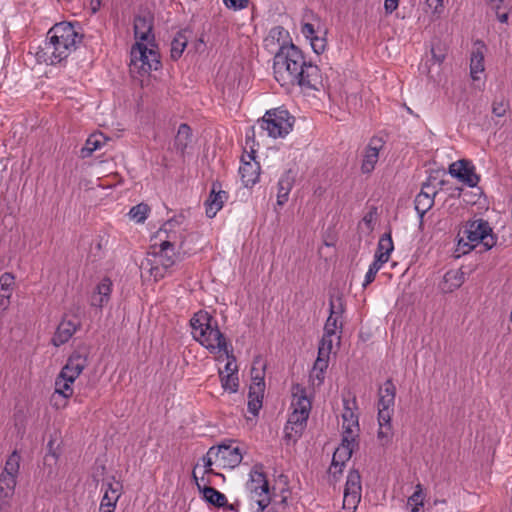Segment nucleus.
Instances as JSON below:
<instances>
[{
  "label": "nucleus",
  "instance_id": "nucleus-1",
  "mask_svg": "<svg viewBox=\"0 0 512 512\" xmlns=\"http://www.w3.org/2000/svg\"><path fill=\"white\" fill-rule=\"evenodd\" d=\"M273 70L281 86L298 85L305 90L317 91L323 87L318 66L307 63L302 52L293 44L280 48L274 57Z\"/></svg>",
  "mask_w": 512,
  "mask_h": 512
},
{
  "label": "nucleus",
  "instance_id": "nucleus-2",
  "mask_svg": "<svg viewBox=\"0 0 512 512\" xmlns=\"http://www.w3.org/2000/svg\"><path fill=\"white\" fill-rule=\"evenodd\" d=\"M193 338L212 354H226L225 374H237L235 358L229 355L228 342L217 321L206 311H199L190 320Z\"/></svg>",
  "mask_w": 512,
  "mask_h": 512
},
{
  "label": "nucleus",
  "instance_id": "nucleus-3",
  "mask_svg": "<svg viewBox=\"0 0 512 512\" xmlns=\"http://www.w3.org/2000/svg\"><path fill=\"white\" fill-rule=\"evenodd\" d=\"M81 40L82 36L71 23H57L49 29L44 45L36 52V58L50 65L60 63L76 50Z\"/></svg>",
  "mask_w": 512,
  "mask_h": 512
},
{
  "label": "nucleus",
  "instance_id": "nucleus-4",
  "mask_svg": "<svg viewBox=\"0 0 512 512\" xmlns=\"http://www.w3.org/2000/svg\"><path fill=\"white\" fill-rule=\"evenodd\" d=\"M245 492L251 512H270L271 490L262 464L257 463L251 468Z\"/></svg>",
  "mask_w": 512,
  "mask_h": 512
},
{
  "label": "nucleus",
  "instance_id": "nucleus-5",
  "mask_svg": "<svg viewBox=\"0 0 512 512\" xmlns=\"http://www.w3.org/2000/svg\"><path fill=\"white\" fill-rule=\"evenodd\" d=\"M291 409L284 433L287 440L296 441L302 435L311 411V401L300 385L292 388Z\"/></svg>",
  "mask_w": 512,
  "mask_h": 512
},
{
  "label": "nucleus",
  "instance_id": "nucleus-6",
  "mask_svg": "<svg viewBox=\"0 0 512 512\" xmlns=\"http://www.w3.org/2000/svg\"><path fill=\"white\" fill-rule=\"evenodd\" d=\"M463 236L458 241L457 250L466 254L481 244L485 250H490L496 245V237L489 223L483 219H477L467 223Z\"/></svg>",
  "mask_w": 512,
  "mask_h": 512
},
{
  "label": "nucleus",
  "instance_id": "nucleus-7",
  "mask_svg": "<svg viewBox=\"0 0 512 512\" xmlns=\"http://www.w3.org/2000/svg\"><path fill=\"white\" fill-rule=\"evenodd\" d=\"M178 260V252L159 244L158 250L147 253L140 268L142 274H148L155 281H158L172 272V268Z\"/></svg>",
  "mask_w": 512,
  "mask_h": 512
},
{
  "label": "nucleus",
  "instance_id": "nucleus-8",
  "mask_svg": "<svg viewBox=\"0 0 512 512\" xmlns=\"http://www.w3.org/2000/svg\"><path fill=\"white\" fill-rule=\"evenodd\" d=\"M160 55L155 43H135L130 52V72L140 75L149 74L160 67Z\"/></svg>",
  "mask_w": 512,
  "mask_h": 512
},
{
  "label": "nucleus",
  "instance_id": "nucleus-9",
  "mask_svg": "<svg viewBox=\"0 0 512 512\" xmlns=\"http://www.w3.org/2000/svg\"><path fill=\"white\" fill-rule=\"evenodd\" d=\"M293 122L294 118L287 110L273 109L265 113L258 125L268 137L283 138L292 130Z\"/></svg>",
  "mask_w": 512,
  "mask_h": 512
},
{
  "label": "nucleus",
  "instance_id": "nucleus-10",
  "mask_svg": "<svg viewBox=\"0 0 512 512\" xmlns=\"http://www.w3.org/2000/svg\"><path fill=\"white\" fill-rule=\"evenodd\" d=\"M185 233L184 217L177 216L162 225L157 232V238L160 240V245L178 252L185 241Z\"/></svg>",
  "mask_w": 512,
  "mask_h": 512
},
{
  "label": "nucleus",
  "instance_id": "nucleus-11",
  "mask_svg": "<svg viewBox=\"0 0 512 512\" xmlns=\"http://www.w3.org/2000/svg\"><path fill=\"white\" fill-rule=\"evenodd\" d=\"M340 340L341 337H336L334 339L333 336L323 334L318 347L317 359L310 372V380L314 386L322 384L325 371L329 365L330 354L332 353L334 346L340 345Z\"/></svg>",
  "mask_w": 512,
  "mask_h": 512
},
{
  "label": "nucleus",
  "instance_id": "nucleus-12",
  "mask_svg": "<svg viewBox=\"0 0 512 512\" xmlns=\"http://www.w3.org/2000/svg\"><path fill=\"white\" fill-rule=\"evenodd\" d=\"M357 403L356 399L344 398L343 399V412H342V429L343 437L342 443L357 446V438L359 435V421L356 413Z\"/></svg>",
  "mask_w": 512,
  "mask_h": 512
},
{
  "label": "nucleus",
  "instance_id": "nucleus-13",
  "mask_svg": "<svg viewBox=\"0 0 512 512\" xmlns=\"http://www.w3.org/2000/svg\"><path fill=\"white\" fill-rule=\"evenodd\" d=\"M362 496L361 476L357 470H352L347 476L344 487L343 503L340 512H355Z\"/></svg>",
  "mask_w": 512,
  "mask_h": 512
},
{
  "label": "nucleus",
  "instance_id": "nucleus-14",
  "mask_svg": "<svg viewBox=\"0 0 512 512\" xmlns=\"http://www.w3.org/2000/svg\"><path fill=\"white\" fill-rule=\"evenodd\" d=\"M214 451L216 453V462L223 468L233 469L237 467L243 459L240 448L234 445L233 442L214 447Z\"/></svg>",
  "mask_w": 512,
  "mask_h": 512
},
{
  "label": "nucleus",
  "instance_id": "nucleus-15",
  "mask_svg": "<svg viewBox=\"0 0 512 512\" xmlns=\"http://www.w3.org/2000/svg\"><path fill=\"white\" fill-rule=\"evenodd\" d=\"M378 417H392L394 413L396 387L391 380L384 382L379 388Z\"/></svg>",
  "mask_w": 512,
  "mask_h": 512
},
{
  "label": "nucleus",
  "instance_id": "nucleus-16",
  "mask_svg": "<svg viewBox=\"0 0 512 512\" xmlns=\"http://www.w3.org/2000/svg\"><path fill=\"white\" fill-rule=\"evenodd\" d=\"M239 173L245 187L253 186L258 182L260 177V164L255 160L254 152L242 156Z\"/></svg>",
  "mask_w": 512,
  "mask_h": 512
},
{
  "label": "nucleus",
  "instance_id": "nucleus-17",
  "mask_svg": "<svg viewBox=\"0 0 512 512\" xmlns=\"http://www.w3.org/2000/svg\"><path fill=\"white\" fill-rule=\"evenodd\" d=\"M437 193L438 189L431 181L422 185L421 191L415 198V210L420 219L432 208Z\"/></svg>",
  "mask_w": 512,
  "mask_h": 512
},
{
  "label": "nucleus",
  "instance_id": "nucleus-18",
  "mask_svg": "<svg viewBox=\"0 0 512 512\" xmlns=\"http://www.w3.org/2000/svg\"><path fill=\"white\" fill-rule=\"evenodd\" d=\"M87 366V357L79 352L73 353L67 360L65 366L61 369L59 376L66 378V381L74 383Z\"/></svg>",
  "mask_w": 512,
  "mask_h": 512
},
{
  "label": "nucleus",
  "instance_id": "nucleus-19",
  "mask_svg": "<svg viewBox=\"0 0 512 512\" xmlns=\"http://www.w3.org/2000/svg\"><path fill=\"white\" fill-rule=\"evenodd\" d=\"M486 45L482 41H476L470 55V76L473 81H478L485 71V53Z\"/></svg>",
  "mask_w": 512,
  "mask_h": 512
},
{
  "label": "nucleus",
  "instance_id": "nucleus-20",
  "mask_svg": "<svg viewBox=\"0 0 512 512\" xmlns=\"http://www.w3.org/2000/svg\"><path fill=\"white\" fill-rule=\"evenodd\" d=\"M356 446L342 443L334 451L332 462L329 467V474L333 478H337L342 474L346 462L351 458L353 450Z\"/></svg>",
  "mask_w": 512,
  "mask_h": 512
},
{
  "label": "nucleus",
  "instance_id": "nucleus-21",
  "mask_svg": "<svg viewBox=\"0 0 512 512\" xmlns=\"http://www.w3.org/2000/svg\"><path fill=\"white\" fill-rule=\"evenodd\" d=\"M80 320L77 317L69 318L65 316L57 327V330L52 338L55 346H60L68 342L77 329L80 327Z\"/></svg>",
  "mask_w": 512,
  "mask_h": 512
},
{
  "label": "nucleus",
  "instance_id": "nucleus-22",
  "mask_svg": "<svg viewBox=\"0 0 512 512\" xmlns=\"http://www.w3.org/2000/svg\"><path fill=\"white\" fill-rule=\"evenodd\" d=\"M196 469L197 467L193 470V478L205 501L216 507H223L227 502L226 496L215 488L208 486L209 481H205L204 477L199 480Z\"/></svg>",
  "mask_w": 512,
  "mask_h": 512
},
{
  "label": "nucleus",
  "instance_id": "nucleus-23",
  "mask_svg": "<svg viewBox=\"0 0 512 512\" xmlns=\"http://www.w3.org/2000/svg\"><path fill=\"white\" fill-rule=\"evenodd\" d=\"M153 24L149 16L139 15L134 19L135 43H155V37L152 32Z\"/></svg>",
  "mask_w": 512,
  "mask_h": 512
},
{
  "label": "nucleus",
  "instance_id": "nucleus-24",
  "mask_svg": "<svg viewBox=\"0 0 512 512\" xmlns=\"http://www.w3.org/2000/svg\"><path fill=\"white\" fill-rule=\"evenodd\" d=\"M449 172L452 176L458 178L461 182L470 187L478 183V176L474 173L473 167L468 161L460 160L450 165Z\"/></svg>",
  "mask_w": 512,
  "mask_h": 512
},
{
  "label": "nucleus",
  "instance_id": "nucleus-25",
  "mask_svg": "<svg viewBox=\"0 0 512 512\" xmlns=\"http://www.w3.org/2000/svg\"><path fill=\"white\" fill-rule=\"evenodd\" d=\"M383 148V142L380 138H372L365 148L361 171L363 173H371L379 160V152Z\"/></svg>",
  "mask_w": 512,
  "mask_h": 512
},
{
  "label": "nucleus",
  "instance_id": "nucleus-26",
  "mask_svg": "<svg viewBox=\"0 0 512 512\" xmlns=\"http://www.w3.org/2000/svg\"><path fill=\"white\" fill-rule=\"evenodd\" d=\"M73 383L66 381V378L57 376L55 380V390L51 396V405L57 409L62 408L66 405L68 398L73 394Z\"/></svg>",
  "mask_w": 512,
  "mask_h": 512
},
{
  "label": "nucleus",
  "instance_id": "nucleus-27",
  "mask_svg": "<svg viewBox=\"0 0 512 512\" xmlns=\"http://www.w3.org/2000/svg\"><path fill=\"white\" fill-rule=\"evenodd\" d=\"M228 195L221 189V185L213 183L208 199L205 202L206 215L213 218L223 207Z\"/></svg>",
  "mask_w": 512,
  "mask_h": 512
},
{
  "label": "nucleus",
  "instance_id": "nucleus-28",
  "mask_svg": "<svg viewBox=\"0 0 512 512\" xmlns=\"http://www.w3.org/2000/svg\"><path fill=\"white\" fill-rule=\"evenodd\" d=\"M301 33L307 40H309L310 45L316 54L319 55L325 51L327 46V41L324 36L325 32L322 34L321 31L319 29L316 30L312 24L305 23L302 25Z\"/></svg>",
  "mask_w": 512,
  "mask_h": 512
},
{
  "label": "nucleus",
  "instance_id": "nucleus-29",
  "mask_svg": "<svg viewBox=\"0 0 512 512\" xmlns=\"http://www.w3.org/2000/svg\"><path fill=\"white\" fill-rule=\"evenodd\" d=\"M112 293V282L109 278L102 279L93 291L90 304L93 307L102 308L106 305L111 297Z\"/></svg>",
  "mask_w": 512,
  "mask_h": 512
},
{
  "label": "nucleus",
  "instance_id": "nucleus-30",
  "mask_svg": "<svg viewBox=\"0 0 512 512\" xmlns=\"http://www.w3.org/2000/svg\"><path fill=\"white\" fill-rule=\"evenodd\" d=\"M342 314V307L339 305L338 309H336V306L333 301L330 302V315L326 320V323L324 325V335L333 336L335 339L336 337H341L342 332V323L340 322Z\"/></svg>",
  "mask_w": 512,
  "mask_h": 512
},
{
  "label": "nucleus",
  "instance_id": "nucleus-31",
  "mask_svg": "<svg viewBox=\"0 0 512 512\" xmlns=\"http://www.w3.org/2000/svg\"><path fill=\"white\" fill-rule=\"evenodd\" d=\"M464 280L465 274L462 270H449L443 276V280L440 283V289L444 293H451L461 287V285L464 283Z\"/></svg>",
  "mask_w": 512,
  "mask_h": 512
},
{
  "label": "nucleus",
  "instance_id": "nucleus-32",
  "mask_svg": "<svg viewBox=\"0 0 512 512\" xmlns=\"http://www.w3.org/2000/svg\"><path fill=\"white\" fill-rule=\"evenodd\" d=\"M294 185V176L290 170L284 172L279 178L277 188V204L284 205L288 201L290 191Z\"/></svg>",
  "mask_w": 512,
  "mask_h": 512
},
{
  "label": "nucleus",
  "instance_id": "nucleus-33",
  "mask_svg": "<svg viewBox=\"0 0 512 512\" xmlns=\"http://www.w3.org/2000/svg\"><path fill=\"white\" fill-rule=\"evenodd\" d=\"M193 135L192 130L187 124H181L178 127L177 134L174 138V149L184 155L187 148L192 143Z\"/></svg>",
  "mask_w": 512,
  "mask_h": 512
},
{
  "label": "nucleus",
  "instance_id": "nucleus-34",
  "mask_svg": "<svg viewBox=\"0 0 512 512\" xmlns=\"http://www.w3.org/2000/svg\"><path fill=\"white\" fill-rule=\"evenodd\" d=\"M392 417H378V432H377V441L380 446L386 447L392 443L394 432L391 425Z\"/></svg>",
  "mask_w": 512,
  "mask_h": 512
},
{
  "label": "nucleus",
  "instance_id": "nucleus-35",
  "mask_svg": "<svg viewBox=\"0 0 512 512\" xmlns=\"http://www.w3.org/2000/svg\"><path fill=\"white\" fill-rule=\"evenodd\" d=\"M14 276L11 273H4L0 276V307L5 309L10 303L13 292Z\"/></svg>",
  "mask_w": 512,
  "mask_h": 512
},
{
  "label": "nucleus",
  "instance_id": "nucleus-36",
  "mask_svg": "<svg viewBox=\"0 0 512 512\" xmlns=\"http://www.w3.org/2000/svg\"><path fill=\"white\" fill-rule=\"evenodd\" d=\"M394 249L392 237L390 233L384 234L379 242L375 258L380 262L386 263L389 260L390 254Z\"/></svg>",
  "mask_w": 512,
  "mask_h": 512
},
{
  "label": "nucleus",
  "instance_id": "nucleus-37",
  "mask_svg": "<svg viewBox=\"0 0 512 512\" xmlns=\"http://www.w3.org/2000/svg\"><path fill=\"white\" fill-rule=\"evenodd\" d=\"M188 31H179L171 42V57L174 60L179 59L188 44Z\"/></svg>",
  "mask_w": 512,
  "mask_h": 512
},
{
  "label": "nucleus",
  "instance_id": "nucleus-38",
  "mask_svg": "<svg viewBox=\"0 0 512 512\" xmlns=\"http://www.w3.org/2000/svg\"><path fill=\"white\" fill-rule=\"evenodd\" d=\"M105 137L102 133H95L89 136L84 147L81 150L83 157H89L92 153L100 149L105 144Z\"/></svg>",
  "mask_w": 512,
  "mask_h": 512
},
{
  "label": "nucleus",
  "instance_id": "nucleus-39",
  "mask_svg": "<svg viewBox=\"0 0 512 512\" xmlns=\"http://www.w3.org/2000/svg\"><path fill=\"white\" fill-rule=\"evenodd\" d=\"M17 483V477L1 473L0 475V493L3 497H10L14 493V489Z\"/></svg>",
  "mask_w": 512,
  "mask_h": 512
},
{
  "label": "nucleus",
  "instance_id": "nucleus-40",
  "mask_svg": "<svg viewBox=\"0 0 512 512\" xmlns=\"http://www.w3.org/2000/svg\"><path fill=\"white\" fill-rule=\"evenodd\" d=\"M122 489V484L119 481H116L114 478L107 480L102 484V490H104V494L111 497V499L115 502H118L120 496L122 495Z\"/></svg>",
  "mask_w": 512,
  "mask_h": 512
},
{
  "label": "nucleus",
  "instance_id": "nucleus-41",
  "mask_svg": "<svg viewBox=\"0 0 512 512\" xmlns=\"http://www.w3.org/2000/svg\"><path fill=\"white\" fill-rule=\"evenodd\" d=\"M149 212V206L147 204L140 203L138 205L133 206L130 209L128 215L129 218L135 221L136 223H143L147 219Z\"/></svg>",
  "mask_w": 512,
  "mask_h": 512
},
{
  "label": "nucleus",
  "instance_id": "nucleus-42",
  "mask_svg": "<svg viewBox=\"0 0 512 512\" xmlns=\"http://www.w3.org/2000/svg\"><path fill=\"white\" fill-rule=\"evenodd\" d=\"M423 501L424 494L422 487L418 484L414 493L408 498L407 508L410 509V512H419L420 508L423 506Z\"/></svg>",
  "mask_w": 512,
  "mask_h": 512
},
{
  "label": "nucleus",
  "instance_id": "nucleus-43",
  "mask_svg": "<svg viewBox=\"0 0 512 512\" xmlns=\"http://www.w3.org/2000/svg\"><path fill=\"white\" fill-rule=\"evenodd\" d=\"M20 460L21 457L17 451L12 452L6 460L3 473L17 477L20 468Z\"/></svg>",
  "mask_w": 512,
  "mask_h": 512
},
{
  "label": "nucleus",
  "instance_id": "nucleus-44",
  "mask_svg": "<svg viewBox=\"0 0 512 512\" xmlns=\"http://www.w3.org/2000/svg\"><path fill=\"white\" fill-rule=\"evenodd\" d=\"M264 392L256 393V391L249 390L248 393V411L256 416L262 407Z\"/></svg>",
  "mask_w": 512,
  "mask_h": 512
},
{
  "label": "nucleus",
  "instance_id": "nucleus-45",
  "mask_svg": "<svg viewBox=\"0 0 512 512\" xmlns=\"http://www.w3.org/2000/svg\"><path fill=\"white\" fill-rule=\"evenodd\" d=\"M221 378L222 388L229 392H236L238 389V376L237 374H224L223 371H219Z\"/></svg>",
  "mask_w": 512,
  "mask_h": 512
},
{
  "label": "nucleus",
  "instance_id": "nucleus-46",
  "mask_svg": "<svg viewBox=\"0 0 512 512\" xmlns=\"http://www.w3.org/2000/svg\"><path fill=\"white\" fill-rule=\"evenodd\" d=\"M376 219H377V211L375 208H372L363 217L362 221L359 224V228L368 233L371 232L374 228Z\"/></svg>",
  "mask_w": 512,
  "mask_h": 512
},
{
  "label": "nucleus",
  "instance_id": "nucleus-47",
  "mask_svg": "<svg viewBox=\"0 0 512 512\" xmlns=\"http://www.w3.org/2000/svg\"><path fill=\"white\" fill-rule=\"evenodd\" d=\"M384 263L380 262L378 259L375 258V260L370 264L368 271L365 275V279L363 282V287H367L370 283H372L378 273V271L381 269L382 265Z\"/></svg>",
  "mask_w": 512,
  "mask_h": 512
},
{
  "label": "nucleus",
  "instance_id": "nucleus-48",
  "mask_svg": "<svg viewBox=\"0 0 512 512\" xmlns=\"http://www.w3.org/2000/svg\"><path fill=\"white\" fill-rule=\"evenodd\" d=\"M201 462H202V466L204 467V474H209V473H212L213 470H212V465L216 462V453L214 451V446L211 447L206 455H204L202 458H201Z\"/></svg>",
  "mask_w": 512,
  "mask_h": 512
},
{
  "label": "nucleus",
  "instance_id": "nucleus-49",
  "mask_svg": "<svg viewBox=\"0 0 512 512\" xmlns=\"http://www.w3.org/2000/svg\"><path fill=\"white\" fill-rule=\"evenodd\" d=\"M509 109V102L504 98L495 99L492 103V113L496 117H503Z\"/></svg>",
  "mask_w": 512,
  "mask_h": 512
},
{
  "label": "nucleus",
  "instance_id": "nucleus-50",
  "mask_svg": "<svg viewBox=\"0 0 512 512\" xmlns=\"http://www.w3.org/2000/svg\"><path fill=\"white\" fill-rule=\"evenodd\" d=\"M58 456L55 452L49 451L44 457V465L48 468V476L52 477L56 474L54 466L57 464Z\"/></svg>",
  "mask_w": 512,
  "mask_h": 512
},
{
  "label": "nucleus",
  "instance_id": "nucleus-51",
  "mask_svg": "<svg viewBox=\"0 0 512 512\" xmlns=\"http://www.w3.org/2000/svg\"><path fill=\"white\" fill-rule=\"evenodd\" d=\"M249 390L256 391V393L264 392L265 382L264 377L260 375L259 371L256 372L252 377V383Z\"/></svg>",
  "mask_w": 512,
  "mask_h": 512
},
{
  "label": "nucleus",
  "instance_id": "nucleus-52",
  "mask_svg": "<svg viewBox=\"0 0 512 512\" xmlns=\"http://www.w3.org/2000/svg\"><path fill=\"white\" fill-rule=\"evenodd\" d=\"M225 6L229 9L240 10L248 5V0H223Z\"/></svg>",
  "mask_w": 512,
  "mask_h": 512
},
{
  "label": "nucleus",
  "instance_id": "nucleus-53",
  "mask_svg": "<svg viewBox=\"0 0 512 512\" xmlns=\"http://www.w3.org/2000/svg\"><path fill=\"white\" fill-rule=\"evenodd\" d=\"M427 6L433 14H440L443 10V0H426Z\"/></svg>",
  "mask_w": 512,
  "mask_h": 512
},
{
  "label": "nucleus",
  "instance_id": "nucleus-54",
  "mask_svg": "<svg viewBox=\"0 0 512 512\" xmlns=\"http://www.w3.org/2000/svg\"><path fill=\"white\" fill-rule=\"evenodd\" d=\"M399 0H385L384 1V8L386 13H392L394 12L398 7Z\"/></svg>",
  "mask_w": 512,
  "mask_h": 512
},
{
  "label": "nucleus",
  "instance_id": "nucleus-55",
  "mask_svg": "<svg viewBox=\"0 0 512 512\" xmlns=\"http://www.w3.org/2000/svg\"><path fill=\"white\" fill-rule=\"evenodd\" d=\"M117 502L113 501L111 497L103 494L100 507L116 508Z\"/></svg>",
  "mask_w": 512,
  "mask_h": 512
},
{
  "label": "nucleus",
  "instance_id": "nucleus-56",
  "mask_svg": "<svg viewBox=\"0 0 512 512\" xmlns=\"http://www.w3.org/2000/svg\"><path fill=\"white\" fill-rule=\"evenodd\" d=\"M283 33H286V31L282 27H275L270 31V36L274 38L276 35L281 36Z\"/></svg>",
  "mask_w": 512,
  "mask_h": 512
},
{
  "label": "nucleus",
  "instance_id": "nucleus-57",
  "mask_svg": "<svg viewBox=\"0 0 512 512\" xmlns=\"http://www.w3.org/2000/svg\"><path fill=\"white\" fill-rule=\"evenodd\" d=\"M100 2L101 0H92L91 5L93 11H96L98 9V7L100 6Z\"/></svg>",
  "mask_w": 512,
  "mask_h": 512
},
{
  "label": "nucleus",
  "instance_id": "nucleus-58",
  "mask_svg": "<svg viewBox=\"0 0 512 512\" xmlns=\"http://www.w3.org/2000/svg\"><path fill=\"white\" fill-rule=\"evenodd\" d=\"M498 19H499V21L501 23H505L508 20V15L507 14H501V15L498 16Z\"/></svg>",
  "mask_w": 512,
  "mask_h": 512
},
{
  "label": "nucleus",
  "instance_id": "nucleus-59",
  "mask_svg": "<svg viewBox=\"0 0 512 512\" xmlns=\"http://www.w3.org/2000/svg\"><path fill=\"white\" fill-rule=\"evenodd\" d=\"M115 508L100 507L99 512H114Z\"/></svg>",
  "mask_w": 512,
  "mask_h": 512
},
{
  "label": "nucleus",
  "instance_id": "nucleus-60",
  "mask_svg": "<svg viewBox=\"0 0 512 512\" xmlns=\"http://www.w3.org/2000/svg\"><path fill=\"white\" fill-rule=\"evenodd\" d=\"M286 503H287V496L282 495V499H281V501H280L279 505H283V506H285V505H286Z\"/></svg>",
  "mask_w": 512,
  "mask_h": 512
},
{
  "label": "nucleus",
  "instance_id": "nucleus-61",
  "mask_svg": "<svg viewBox=\"0 0 512 512\" xmlns=\"http://www.w3.org/2000/svg\"><path fill=\"white\" fill-rule=\"evenodd\" d=\"M202 45H204V42H203V40H202V39H199V40H198V43H197V45H196V49L198 50V49L200 48V46H202Z\"/></svg>",
  "mask_w": 512,
  "mask_h": 512
}]
</instances>
